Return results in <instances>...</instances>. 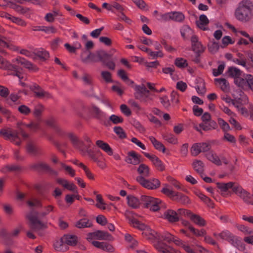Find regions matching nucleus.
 <instances>
[{
    "mask_svg": "<svg viewBox=\"0 0 253 253\" xmlns=\"http://www.w3.org/2000/svg\"><path fill=\"white\" fill-rule=\"evenodd\" d=\"M253 3L250 0H242L235 12L236 18L243 22L250 20L253 16Z\"/></svg>",
    "mask_w": 253,
    "mask_h": 253,
    "instance_id": "nucleus-1",
    "label": "nucleus"
},
{
    "mask_svg": "<svg viewBox=\"0 0 253 253\" xmlns=\"http://www.w3.org/2000/svg\"><path fill=\"white\" fill-rule=\"evenodd\" d=\"M134 89V96L135 99L140 100L146 105L151 104L153 98L150 96V91L147 89L144 84L135 85Z\"/></svg>",
    "mask_w": 253,
    "mask_h": 253,
    "instance_id": "nucleus-2",
    "label": "nucleus"
},
{
    "mask_svg": "<svg viewBox=\"0 0 253 253\" xmlns=\"http://www.w3.org/2000/svg\"><path fill=\"white\" fill-rule=\"evenodd\" d=\"M168 186V185H165V187H164L161 191L163 193L171 198L172 200L181 204H186L189 203V199L188 197L182 193L175 192L169 188Z\"/></svg>",
    "mask_w": 253,
    "mask_h": 253,
    "instance_id": "nucleus-3",
    "label": "nucleus"
},
{
    "mask_svg": "<svg viewBox=\"0 0 253 253\" xmlns=\"http://www.w3.org/2000/svg\"><path fill=\"white\" fill-rule=\"evenodd\" d=\"M0 68L2 69L7 70L8 72H11L10 75L16 76L21 79L22 77H21L20 72L19 71V68L17 66L11 64L8 62L6 60L4 59L0 55Z\"/></svg>",
    "mask_w": 253,
    "mask_h": 253,
    "instance_id": "nucleus-4",
    "label": "nucleus"
},
{
    "mask_svg": "<svg viewBox=\"0 0 253 253\" xmlns=\"http://www.w3.org/2000/svg\"><path fill=\"white\" fill-rule=\"evenodd\" d=\"M30 90L34 93L35 97L40 99H52V95L49 92L44 90L38 84H34L29 86Z\"/></svg>",
    "mask_w": 253,
    "mask_h": 253,
    "instance_id": "nucleus-5",
    "label": "nucleus"
},
{
    "mask_svg": "<svg viewBox=\"0 0 253 253\" xmlns=\"http://www.w3.org/2000/svg\"><path fill=\"white\" fill-rule=\"evenodd\" d=\"M136 180L144 187L150 189H157L160 186L161 184L160 180L155 178H154L152 181H150L145 178H143L141 176H137Z\"/></svg>",
    "mask_w": 253,
    "mask_h": 253,
    "instance_id": "nucleus-6",
    "label": "nucleus"
},
{
    "mask_svg": "<svg viewBox=\"0 0 253 253\" xmlns=\"http://www.w3.org/2000/svg\"><path fill=\"white\" fill-rule=\"evenodd\" d=\"M233 192L240 197L245 203L248 204L253 205L252 202V196L250 193L244 189L241 186L234 187Z\"/></svg>",
    "mask_w": 253,
    "mask_h": 253,
    "instance_id": "nucleus-7",
    "label": "nucleus"
},
{
    "mask_svg": "<svg viewBox=\"0 0 253 253\" xmlns=\"http://www.w3.org/2000/svg\"><path fill=\"white\" fill-rule=\"evenodd\" d=\"M30 168L37 171H44L50 174H57V172L53 170L48 164L44 163L33 164L30 166Z\"/></svg>",
    "mask_w": 253,
    "mask_h": 253,
    "instance_id": "nucleus-8",
    "label": "nucleus"
},
{
    "mask_svg": "<svg viewBox=\"0 0 253 253\" xmlns=\"http://www.w3.org/2000/svg\"><path fill=\"white\" fill-rule=\"evenodd\" d=\"M91 113L94 118L103 122L104 125H107L106 121L107 119L108 116L99 108L95 105H93L91 109Z\"/></svg>",
    "mask_w": 253,
    "mask_h": 253,
    "instance_id": "nucleus-9",
    "label": "nucleus"
},
{
    "mask_svg": "<svg viewBox=\"0 0 253 253\" xmlns=\"http://www.w3.org/2000/svg\"><path fill=\"white\" fill-rule=\"evenodd\" d=\"M27 152L34 156H39L43 154L42 148L33 142H29L26 147Z\"/></svg>",
    "mask_w": 253,
    "mask_h": 253,
    "instance_id": "nucleus-10",
    "label": "nucleus"
},
{
    "mask_svg": "<svg viewBox=\"0 0 253 253\" xmlns=\"http://www.w3.org/2000/svg\"><path fill=\"white\" fill-rule=\"evenodd\" d=\"M81 61L85 64L90 63L97 62V59L96 57L95 53L90 51L87 52V51L84 50L81 54Z\"/></svg>",
    "mask_w": 253,
    "mask_h": 253,
    "instance_id": "nucleus-11",
    "label": "nucleus"
},
{
    "mask_svg": "<svg viewBox=\"0 0 253 253\" xmlns=\"http://www.w3.org/2000/svg\"><path fill=\"white\" fill-rule=\"evenodd\" d=\"M29 226L31 231L37 232L41 236L43 235L42 230L47 228V225L40 220L34 223L29 224Z\"/></svg>",
    "mask_w": 253,
    "mask_h": 253,
    "instance_id": "nucleus-12",
    "label": "nucleus"
},
{
    "mask_svg": "<svg viewBox=\"0 0 253 253\" xmlns=\"http://www.w3.org/2000/svg\"><path fill=\"white\" fill-rule=\"evenodd\" d=\"M154 246L156 249L162 253H180L179 251L174 250L162 242L159 241Z\"/></svg>",
    "mask_w": 253,
    "mask_h": 253,
    "instance_id": "nucleus-13",
    "label": "nucleus"
},
{
    "mask_svg": "<svg viewBox=\"0 0 253 253\" xmlns=\"http://www.w3.org/2000/svg\"><path fill=\"white\" fill-rule=\"evenodd\" d=\"M191 47L192 50L195 53H203L205 48L203 47L201 42L199 41L198 38L196 35H192L191 37Z\"/></svg>",
    "mask_w": 253,
    "mask_h": 253,
    "instance_id": "nucleus-14",
    "label": "nucleus"
},
{
    "mask_svg": "<svg viewBox=\"0 0 253 253\" xmlns=\"http://www.w3.org/2000/svg\"><path fill=\"white\" fill-rule=\"evenodd\" d=\"M163 217L170 223L176 222L179 221L180 219L178 213L172 210H168L165 211Z\"/></svg>",
    "mask_w": 253,
    "mask_h": 253,
    "instance_id": "nucleus-15",
    "label": "nucleus"
},
{
    "mask_svg": "<svg viewBox=\"0 0 253 253\" xmlns=\"http://www.w3.org/2000/svg\"><path fill=\"white\" fill-rule=\"evenodd\" d=\"M95 54L97 59V62L100 61L102 64L105 63V61H107L111 59L112 54L108 53L103 49H100L95 51Z\"/></svg>",
    "mask_w": 253,
    "mask_h": 253,
    "instance_id": "nucleus-16",
    "label": "nucleus"
},
{
    "mask_svg": "<svg viewBox=\"0 0 253 253\" xmlns=\"http://www.w3.org/2000/svg\"><path fill=\"white\" fill-rule=\"evenodd\" d=\"M65 245L70 246H75L78 242V238L76 235L65 234L63 236Z\"/></svg>",
    "mask_w": 253,
    "mask_h": 253,
    "instance_id": "nucleus-17",
    "label": "nucleus"
},
{
    "mask_svg": "<svg viewBox=\"0 0 253 253\" xmlns=\"http://www.w3.org/2000/svg\"><path fill=\"white\" fill-rule=\"evenodd\" d=\"M95 236L96 239L100 240H104L112 241L114 240V238L110 234L102 230L95 231Z\"/></svg>",
    "mask_w": 253,
    "mask_h": 253,
    "instance_id": "nucleus-18",
    "label": "nucleus"
},
{
    "mask_svg": "<svg viewBox=\"0 0 253 253\" xmlns=\"http://www.w3.org/2000/svg\"><path fill=\"white\" fill-rule=\"evenodd\" d=\"M66 136L69 138L73 145L78 149L81 148L79 147V145L83 146L84 145V142L80 140L77 135L72 132H68Z\"/></svg>",
    "mask_w": 253,
    "mask_h": 253,
    "instance_id": "nucleus-19",
    "label": "nucleus"
},
{
    "mask_svg": "<svg viewBox=\"0 0 253 253\" xmlns=\"http://www.w3.org/2000/svg\"><path fill=\"white\" fill-rule=\"evenodd\" d=\"M22 169V168L19 165H7L2 168L1 171L3 173H7L9 172L17 173L20 172Z\"/></svg>",
    "mask_w": 253,
    "mask_h": 253,
    "instance_id": "nucleus-20",
    "label": "nucleus"
},
{
    "mask_svg": "<svg viewBox=\"0 0 253 253\" xmlns=\"http://www.w3.org/2000/svg\"><path fill=\"white\" fill-rule=\"evenodd\" d=\"M199 126L203 130L209 131L216 129L217 127V124L214 121H210L207 123H202Z\"/></svg>",
    "mask_w": 253,
    "mask_h": 253,
    "instance_id": "nucleus-21",
    "label": "nucleus"
},
{
    "mask_svg": "<svg viewBox=\"0 0 253 253\" xmlns=\"http://www.w3.org/2000/svg\"><path fill=\"white\" fill-rule=\"evenodd\" d=\"M137 172L139 173L140 175L143 178L148 177L150 175V169L148 166L144 164H141L139 165V167L137 169Z\"/></svg>",
    "mask_w": 253,
    "mask_h": 253,
    "instance_id": "nucleus-22",
    "label": "nucleus"
},
{
    "mask_svg": "<svg viewBox=\"0 0 253 253\" xmlns=\"http://www.w3.org/2000/svg\"><path fill=\"white\" fill-rule=\"evenodd\" d=\"M209 23V20L207 17L204 15L202 14L199 17V20L196 21V24L197 26L201 29L205 31L207 30L208 28L205 27V26L208 25Z\"/></svg>",
    "mask_w": 253,
    "mask_h": 253,
    "instance_id": "nucleus-23",
    "label": "nucleus"
},
{
    "mask_svg": "<svg viewBox=\"0 0 253 253\" xmlns=\"http://www.w3.org/2000/svg\"><path fill=\"white\" fill-rule=\"evenodd\" d=\"M192 166L194 170L203 177L204 171V163L201 160H196L193 162Z\"/></svg>",
    "mask_w": 253,
    "mask_h": 253,
    "instance_id": "nucleus-24",
    "label": "nucleus"
},
{
    "mask_svg": "<svg viewBox=\"0 0 253 253\" xmlns=\"http://www.w3.org/2000/svg\"><path fill=\"white\" fill-rule=\"evenodd\" d=\"M96 145L109 155H113V150L107 143L103 142L102 140H99L96 141Z\"/></svg>",
    "mask_w": 253,
    "mask_h": 253,
    "instance_id": "nucleus-25",
    "label": "nucleus"
},
{
    "mask_svg": "<svg viewBox=\"0 0 253 253\" xmlns=\"http://www.w3.org/2000/svg\"><path fill=\"white\" fill-rule=\"evenodd\" d=\"M206 158L210 161L217 166L221 165V162L219 157L214 154L213 151H210L207 152L205 155Z\"/></svg>",
    "mask_w": 253,
    "mask_h": 253,
    "instance_id": "nucleus-26",
    "label": "nucleus"
},
{
    "mask_svg": "<svg viewBox=\"0 0 253 253\" xmlns=\"http://www.w3.org/2000/svg\"><path fill=\"white\" fill-rule=\"evenodd\" d=\"M92 224L90 222L89 220L87 218H82L76 222L75 226L78 228H84L87 227H91Z\"/></svg>",
    "mask_w": 253,
    "mask_h": 253,
    "instance_id": "nucleus-27",
    "label": "nucleus"
},
{
    "mask_svg": "<svg viewBox=\"0 0 253 253\" xmlns=\"http://www.w3.org/2000/svg\"><path fill=\"white\" fill-rule=\"evenodd\" d=\"M96 98L100 100L102 103H103L105 106H106L108 107V109L105 108L104 106L101 105V107L102 109L106 110L107 112H108L109 114L112 113V110H113V107L112 106L111 104L110 103L109 100L105 97H96Z\"/></svg>",
    "mask_w": 253,
    "mask_h": 253,
    "instance_id": "nucleus-28",
    "label": "nucleus"
},
{
    "mask_svg": "<svg viewBox=\"0 0 253 253\" xmlns=\"http://www.w3.org/2000/svg\"><path fill=\"white\" fill-rule=\"evenodd\" d=\"M127 204L128 206L133 209H137L139 207L140 202L138 199L132 195H128L127 197Z\"/></svg>",
    "mask_w": 253,
    "mask_h": 253,
    "instance_id": "nucleus-29",
    "label": "nucleus"
},
{
    "mask_svg": "<svg viewBox=\"0 0 253 253\" xmlns=\"http://www.w3.org/2000/svg\"><path fill=\"white\" fill-rule=\"evenodd\" d=\"M44 110V106L42 104H39L34 107V110L33 111V116L38 120H40Z\"/></svg>",
    "mask_w": 253,
    "mask_h": 253,
    "instance_id": "nucleus-30",
    "label": "nucleus"
},
{
    "mask_svg": "<svg viewBox=\"0 0 253 253\" xmlns=\"http://www.w3.org/2000/svg\"><path fill=\"white\" fill-rule=\"evenodd\" d=\"M63 236L59 240H56L53 244L54 249L58 252H64L68 249L67 247H64L65 245Z\"/></svg>",
    "mask_w": 253,
    "mask_h": 253,
    "instance_id": "nucleus-31",
    "label": "nucleus"
},
{
    "mask_svg": "<svg viewBox=\"0 0 253 253\" xmlns=\"http://www.w3.org/2000/svg\"><path fill=\"white\" fill-rule=\"evenodd\" d=\"M190 218L193 222L199 226H204L206 224V222L204 219L199 215L192 214L190 216Z\"/></svg>",
    "mask_w": 253,
    "mask_h": 253,
    "instance_id": "nucleus-32",
    "label": "nucleus"
},
{
    "mask_svg": "<svg viewBox=\"0 0 253 253\" xmlns=\"http://www.w3.org/2000/svg\"><path fill=\"white\" fill-rule=\"evenodd\" d=\"M149 139L153 144L155 149L159 151H162L163 153L165 152L166 148L164 145L160 142L156 140L154 136H150Z\"/></svg>",
    "mask_w": 253,
    "mask_h": 253,
    "instance_id": "nucleus-33",
    "label": "nucleus"
},
{
    "mask_svg": "<svg viewBox=\"0 0 253 253\" xmlns=\"http://www.w3.org/2000/svg\"><path fill=\"white\" fill-rule=\"evenodd\" d=\"M182 37L184 39H188L190 36L193 35V32L190 28L187 25L183 26L180 31Z\"/></svg>",
    "mask_w": 253,
    "mask_h": 253,
    "instance_id": "nucleus-34",
    "label": "nucleus"
},
{
    "mask_svg": "<svg viewBox=\"0 0 253 253\" xmlns=\"http://www.w3.org/2000/svg\"><path fill=\"white\" fill-rule=\"evenodd\" d=\"M229 76L234 79L241 76L242 71L238 68L234 67H229L227 71Z\"/></svg>",
    "mask_w": 253,
    "mask_h": 253,
    "instance_id": "nucleus-35",
    "label": "nucleus"
},
{
    "mask_svg": "<svg viewBox=\"0 0 253 253\" xmlns=\"http://www.w3.org/2000/svg\"><path fill=\"white\" fill-rule=\"evenodd\" d=\"M15 61H16L17 63H20L21 65H23L25 68L28 69H32L33 68L34 65L32 63L21 57L17 58L15 59Z\"/></svg>",
    "mask_w": 253,
    "mask_h": 253,
    "instance_id": "nucleus-36",
    "label": "nucleus"
},
{
    "mask_svg": "<svg viewBox=\"0 0 253 253\" xmlns=\"http://www.w3.org/2000/svg\"><path fill=\"white\" fill-rule=\"evenodd\" d=\"M158 239L159 240H163L168 243H170L174 239V236L168 232L163 233L158 235Z\"/></svg>",
    "mask_w": 253,
    "mask_h": 253,
    "instance_id": "nucleus-37",
    "label": "nucleus"
},
{
    "mask_svg": "<svg viewBox=\"0 0 253 253\" xmlns=\"http://www.w3.org/2000/svg\"><path fill=\"white\" fill-rule=\"evenodd\" d=\"M129 222L134 227L137 228L140 230H144L146 227L144 224L141 223L134 218L130 219Z\"/></svg>",
    "mask_w": 253,
    "mask_h": 253,
    "instance_id": "nucleus-38",
    "label": "nucleus"
},
{
    "mask_svg": "<svg viewBox=\"0 0 253 253\" xmlns=\"http://www.w3.org/2000/svg\"><path fill=\"white\" fill-rule=\"evenodd\" d=\"M38 214V212L37 211H32L26 215V218L30 221L29 224L34 223L35 222L39 220Z\"/></svg>",
    "mask_w": 253,
    "mask_h": 253,
    "instance_id": "nucleus-39",
    "label": "nucleus"
},
{
    "mask_svg": "<svg viewBox=\"0 0 253 253\" xmlns=\"http://www.w3.org/2000/svg\"><path fill=\"white\" fill-rule=\"evenodd\" d=\"M171 20L177 21L182 22L184 19V15L179 12H171Z\"/></svg>",
    "mask_w": 253,
    "mask_h": 253,
    "instance_id": "nucleus-40",
    "label": "nucleus"
},
{
    "mask_svg": "<svg viewBox=\"0 0 253 253\" xmlns=\"http://www.w3.org/2000/svg\"><path fill=\"white\" fill-rule=\"evenodd\" d=\"M174 64L180 68H184L188 65L187 61L183 58H176L174 61Z\"/></svg>",
    "mask_w": 253,
    "mask_h": 253,
    "instance_id": "nucleus-41",
    "label": "nucleus"
},
{
    "mask_svg": "<svg viewBox=\"0 0 253 253\" xmlns=\"http://www.w3.org/2000/svg\"><path fill=\"white\" fill-rule=\"evenodd\" d=\"M214 80L221 85V88L223 91L226 92L228 91L229 89V84L227 82L226 79L224 78L215 79Z\"/></svg>",
    "mask_w": 253,
    "mask_h": 253,
    "instance_id": "nucleus-42",
    "label": "nucleus"
},
{
    "mask_svg": "<svg viewBox=\"0 0 253 253\" xmlns=\"http://www.w3.org/2000/svg\"><path fill=\"white\" fill-rule=\"evenodd\" d=\"M128 155L131 157L133 160V165H136L139 164L140 162V155L137 154L134 151H130L128 153Z\"/></svg>",
    "mask_w": 253,
    "mask_h": 253,
    "instance_id": "nucleus-43",
    "label": "nucleus"
},
{
    "mask_svg": "<svg viewBox=\"0 0 253 253\" xmlns=\"http://www.w3.org/2000/svg\"><path fill=\"white\" fill-rule=\"evenodd\" d=\"M115 133L121 139H124L126 137V135L123 128L121 126H116L113 128Z\"/></svg>",
    "mask_w": 253,
    "mask_h": 253,
    "instance_id": "nucleus-44",
    "label": "nucleus"
},
{
    "mask_svg": "<svg viewBox=\"0 0 253 253\" xmlns=\"http://www.w3.org/2000/svg\"><path fill=\"white\" fill-rule=\"evenodd\" d=\"M218 123L223 131L225 132L230 130V127L228 124L226 123L221 118H218L217 120Z\"/></svg>",
    "mask_w": 253,
    "mask_h": 253,
    "instance_id": "nucleus-45",
    "label": "nucleus"
},
{
    "mask_svg": "<svg viewBox=\"0 0 253 253\" xmlns=\"http://www.w3.org/2000/svg\"><path fill=\"white\" fill-rule=\"evenodd\" d=\"M208 47L209 51L212 53H215L217 52L219 48L218 43L215 42H212L209 43Z\"/></svg>",
    "mask_w": 253,
    "mask_h": 253,
    "instance_id": "nucleus-46",
    "label": "nucleus"
},
{
    "mask_svg": "<svg viewBox=\"0 0 253 253\" xmlns=\"http://www.w3.org/2000/svg\"><path fill=\"white\" fill-rule=\"evenodd\" d=\"M200 143H195L193 145L191 149V152L193 156H196L202 152Z\"/></svg>",
    "mask_w": 253,
    "mask_h": 253,
    "instance_id": "nucleus-47",
    "label": "nucleus"
},
{
    "mask_svg": "<svg viewBox=\"0 0 253 253\" xmlns=\"http://www.w3.org/2000/svg\"><path fill=\"white\" fill-rule=\"evenodd\" d=\"M36 53L38 57L43 61L47 60L49 57L48 52L45 50H39Z\"/></svg>",
    "mask_w": 253,
    "mask_h": 253,
    "instance_id": "nucleus-48",
    "label": "nucleus"
},
{
    "mask_svg": "<svg viewBox=\"0 0 253 253\" xmlns=\"http://www.w3.org/2000/svg\"><path fill=\"white\" fill-rule=\"evenodd\" d=\"M109 120L115 125L122 123L124 121L122 117L114 114L109 117Z\"/></svg>",
    "mask_w": 253,
    "mask_h": 253,
    "instance_id": "nucleus-49",
    "label": "nucleus"
},
{
    "mask_svg": "<svg viewBox=\"0 0 253 253\" xmlns=\"http://www.w3.org/2000/svg\"><path fill=\"white\" fill-rule=\"evenodd\" d=\"M151 200H153V197L142 195L141 197V201L143 203L145 208L150 207V203Z\"/></svg>",
    "mask_w": 253,
    "mask_h": 253,
    "instance_id": "nucleus-50",
    "label": "nucleus"
},
{
    "mask_svg": "<svg viewBox=\"0 0 253 253\" xmlns=\"http://www.w3.org/2000/svg\"><path fill=\"white\" fill-rule=\"evenodd\" d=\"M245 81L246 76L245 77L244 79L239 77L234 79V83L239 87L244 88V87L246 86V82Z\"/></svg>",
    "mask_w": 253,
    "mask_h": 253,
    "instance_id": "nucleus-51",
    "label": "nucleus"
},
{
    "mask_svg": "<svg viewBox=\"0 0 253 253\" xmlns=\"http://www.w3.org/2000/svg\"><path fill=\"white\" fill-rule=\"evenodd\" d=\"M231 234H232L228 231H224L219 234L214 233L213 235L215 237L218 236L222 239L228 240Z\"/></svg>",
    "mask_w": 253,
    "mask_h": 253,
    "instance_id": "nucleus-52",
    "label": "nucleus"
},
{
    "mask_svg": "<svg viewBox=\"0 0 253 253\" xmlns=\"http://www.w3.org/2000/svg\"><path fill=\"white\" fill-rule=\"evenodd\" d=\"M189 229L197 236H204L206 234V232L204 229H201V230H196L192 226H189Z\"/></svg>",
    "mask_w": 253,
    "mask_h": 253,
    "instance_id": "nucleus-53",
    "label": "nucleus"
},
{
    "mask_svg": "<svg viewBox=\"0 0 253 253\" xmlns=\"http://www.w3.org/2000/svg\"><path fill=\"white\" fill-rule=\"evenodd\" d=\"M164 138L170 143L175 144L177 142V139L171 133H167L163 136Z\"/></svg>",
    "mask_w": 253,
    "mask_h": 253,
    "instance_id": "nucleus-54",
    "label": "nucleus"
},
{
    "mask_svg": "<svg viewBox=\"0 0 253 253\" xmlns=\"http://www.w3.org/2000/svg\"><path fill=\"white\" fill-rule=\"evenodd\" d=\"M38 30L42 31L45 33H55L56 32V30L53 27H46V26H40L38 27Z\"/></svg>",
    "mask_w": 253,
    "mask_h": 253,
    "instance_id": "nucleus-55",
    "label": "nucleus"
},
{
    "mask_svg": "<svg viewBox=\"0 0 253 253\" xmlns=\"http://www.w3.org/2000/svg\"><path fill=\"white\" fill-rule=\"evenodd\" d=\"M102 78L107 83H111L113 82L111 78V74L108 71H102L101 73Z\"/></svg>",
    "mask_w": 253,
    "mask_h": 253,
    "instance_id": "nucleus-56",
    "label": "nucleus"
},
{
    "mask_svg": "<svg viewBox=\"0 0 253 253\" xmlns=\"http://www.w3.org/2000/svg\"><path fill=\"white\" fill-rule=\"evenodd\" d=\"M246 86H248L253 90V76L247 75L246 76Z\"/></svg>",
    "mask_w": 253,
    "mask_h": 253,
    "instance_id": "nucleus-57",
    "label": "nucleus"
},
{
    "mask_svg": "<svg viewBox=\"0 0 253 253\" xmlns=\"http://www.w3.org/2000/svg\"><path fill=\"white\" fill-rule=\"evenodd\" d=\"M18 110L20 113L25 115H27L31 112L30 109L25 105L20 106L18 108Z\"/></svg>",
    "mask_w": 253,
    "mask_h": 253,
    "instance_id": "nucleus-58",
    "label": "nucleus"
},
{
    "mask_svg": "<svg viewBox=\"0 0 253 253\" xmlns=\"http://www.w3.org/2000/svg\"><path fill=\"white\" fill-rule=\"evenodd\" d=\"M10 20L12 22L15 23L17 24V25L21 26H25L26 25V22L24 20H23V19H22L20 18H18V17H14V16H12Z\"/></svg>",
    "mask_w": 253,
    "mask_h": 253,
    "instance_id": "nucleus-59",
    "label": "nucleus"
},
{
    "mask_svg": "<svg viewBox=\"0 0 253 253\" xmlns=\"http://www.w3.org/2000/svg\"><path fill=\"white\" fill-rule=\"evenodd\" d=\"M236 227L239 230L243 232L246 235H249L252 233V231L244 225L237 224Z\"/></svg>",
    "mask_w": 253,
    "mask_h": 253,
    "instance_id": "nucleus-60",
    "label": "nucleus"
},
{
    "mask_svg": "<svg viewBox=\"0 0 253 253\" xmlns=\"http://www.w3.org/2000/svg\"><path fill=\"white\" fill-rule=\"evenodd\" d=\"M225 67V64L224 63L223 64L219 65L218 66L217 70L213 69V75L214 77H217L219 76V75H221Z\"/></svg>",
    "mask_w": 253,
    "mask_h": 253,
    "instance_id": "nucleus-61",
    "label": "nucleus"
},
{
    "mask_svg": "<svg viewBox=\"0 0 253 253\" xmlns=\"http://www.w3.org/2000/svg\"><path fill=\"white\" fill-rule=\"evenodd\" d=\"M153 164L156 167L157 169L161 171H164L165 169V166L159 158L155 161Z\"/></svg>",
    "mask_w": 253,
    "mask_h": 253,
    "instance_id": "nucleus-62",
    "label": "nucleus"
},
{
    "mask_svg": "<svg viewBox=\"0 0 253 253\" xmlns=\"http://www.w3.org/2000/svg\"><path fill=\"white\" fill-rule=\"evenodd\" d=\"M161 102L163 106L168 109L170 106V103L167 96H164L160 98Z\"/></svg>",
    "mask_w": 253,
    "mask_h": 253,
    "instance_id": "nucleus-63",
    "label": "nucleus"
},
{
    "mask_svg": "<svg viewBox=\"0 0 253 253\" xmlns=\"http://www.w3.org/2000/svg\"><path fill=\"white\" fill-rule=\"evenodd\" d=\"M227 241L235 247L238 246L240 243V240H239L237 237L234 236L233 234L231 235L230 237L228 238Z\"/></svg>",
    "mask_w": 253,
    "mask_h": 253,
    "instance_id": "nucleus-64",
    "label": "nucleus"
}]
</instances>
